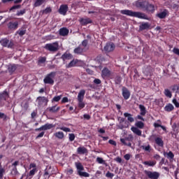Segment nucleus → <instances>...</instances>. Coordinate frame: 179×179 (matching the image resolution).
<instances>
[{
	"mask_svg": "<svg viewBox=\"0 0 179 179\" xmlns=\"http://www.w3.org/2000/svg\"><path fill=\"white\" fill-rule=\"evenodd\" d=\"M136 6L143 10H146L147 13H154L155 12V5L147 1H138L136 3Z\"/></svg>",
	"mask_w": 179,
	"mask_h": 179,
	"instance_id": "nucleus-1",
	"label": "nucleus"
},
{
	"mask_svg": "<svg viewBox=\"0 0 179 179\" xmlns=\"http://www.w3.org/2000/svg\"><path fill=\"white\" fill-rule=\"evenodd\" d=\"M120 13L122 15H126L127 16H131V17H138V19L150 20V18H149V17H148L146 14L143 13L132 11L131 10H122Z\"/></svg>",
	"mask_w": 179,
	"mask_h": 179,
	"instance_id": "nucleus-2",
	"label": "nucleus"
},
{
	"mask_svg": "<svg viewBox=\"0 0 179 179\" xmlns=\"http://www.w3.org/2000/svg\"><path fill=\"white\" fill-rule=\"evenodd\" d=\"M55 76H57V73L55 71H52L47 74L43 79L45 85H54V79L55 78Z\"/></svg>",
	"mask_w": 179,
	"mask_h": 179,
	"instance_id": "nucleus-3",
	"label": "nucleus"
},
{
	"mask_svg": "<svg viewBox=\"0 0 179 179\" xmlns=\"http://www.w3.org/2000/svg\"><path fill=\"white\" fill-rule=\"evenodd\" d=\"M47 51L50 52H57L59 50V45L58 42H54L52 43H47L45 45L44 48Z\"/></svg>",
	"mask_w": 179,
	"mask_h": 179,
	"instance_id": "nucleus-4",
	"label": "nucleus"
},
{
	"mask_svg": "<svg viewBox=\"0 0 179 179\" xmlns=\"http://www.w3.org/2000/svg\"><path fill=\"white\" fill-rule=\"evenodd\" d=\"M128 141L129 143H127ZM134 141V136L132 134H129L125 138H120V142L124 145V146H129V148H132V142Z\"/></svg>",
	"mask_w": 179,
	"mask_h": 179,
	"instance_id": "nucleus-5",
	"label": "nucleus"
},
{
	"mask_svg": "<svg viewBox=\"0 0 179 179\" xmlns=\"http://www.w3.org/2000/svg\"><path fill=\"white\" fill-rule=\"evenodd\" d=\"M38 107H43V106H48V98L45 96H38L36 99Z\"/></svg>",
	"mask_w": 179,
	"mask_h": 179,
	"instance_id": "nucleus-6",
	"label": "nucleus"
},
{
	"mask_svg": "<svg viewBox=\"0 0 179 179\" xmlns=\"http://www.w3.org/2000/svg\"><path fill=\"white\" fill-rule=\"evenodd\" d=\"M0 43L3 47H8V48H13L15 43L13 41H9L8 38H3L0 41Z\"/></svg>",
	"mask_w": 179,
	"mask_h": 179,
	"instance_id": "nucleus-7",
	"label": "nucleus"
},
{
	"mask_svg": "<svg viewBox=\"0 0 179 179\" xmlns=\"http://www.w3.org/2000/svg\"><path fill=\"white\" fill-rule=\"evenodd\" d=\"M145 174L150 179H159L160 177V173L157 171H144Z\"/></svg>",
	"mask_w": 179,
	"mask_h": 179,
	"instance_id": "nucleus-8",
	"label": "nucleus"
},
{
	"mask_svg": "<svg viewBox=\"0 0 179 179\" xmlns=\"http://www.w3.org/2000/svg\"><path fill=\"white\" fill-rule=\"evenodd\" d=\"M55 125L52 124L46 123L45 124L41 126L39 128L35 129L36 132H38L40 131H47L48 129H52V128H54Z\"/></svg>",
	"mask_w": 179,
	"mask_h": 179,
	"instance_id": "nucleus-9",
	"label": "nucleus"
},
{
	"mask_svg": "<svg viewBox=\"0 0 179 179\" xmlns=\"http://www.w3.org/2000/svg\"><path fill=\"white\" fill-rule=\"evenodd\" d=\"M118 121H120V123L118 125V128H120V129H124V128H128L129 127L128 122L125 121V118L119 117Z\"/></svg>",
	"mask_w": 179,
	"mask_h": 179,
	"instance_id": "nucleus-10",
	"label": "nucleus"
},
{
	"mask_svg": "<svg viewBox=\"0 0 179 179\" xmlns=\"http://www.w3.org/2000/svg\"><path fill=\"white\" fill-rule=\"evenodd\" d=\"M115 50V45L113 42L107 43L104 46V51L106 52H111Z\"/></svg>",
	"mask_w": 179,
	"mask_h": 179,
	"instance_id": "nucleus-11",
	"label": "nucleus"
},
{
	"mask_svg": "<svg viewBox=\"0 0 179 179\" xmlns=\"http://www.w3.org/2000/svg\"><path fill=\"white\" fill-rule=\"evenodd\" d=\"M69 10V7L66 4H62L59 8V13L65 16Z\"/></svg>",
	"mask_w": 179,
	"mask_h": 179,
	"instance_id": "nucleus-12",
	"label": "nucleus"
},
{
	"mask_svg": "<svg viewBox=\"0 0 179 179\" xmlns=\"http://www.w3.org/2000/svg\"><path fill=\"white\" fill-rule=\"evenodd\" d=\"M122 94L124 100H128V99H129V97H131V92H129V90H128V88H127V87H122Z\"/></svg>",
	"mask_w": 179,
	"mask_h": 179,
	"instance_id": "nucleus-13",
	"label": "nucleus"
},
{
	"mask_svg": "<svg viewBox=\"0 0 179 179\" xmlns=\"http://www.w3.org/2000/svg\"><path fill=\"white\" fill-rule=\"evenodd\" d=\"M110 76H111V71L108 68L104 67L101 71V77L106 79V78H110Z\"/></svg>",
	"mask_w": 179,
	"mask_h": 179,
	"instance_id": "nucleus-14",
	"label": "nucleus"
},
{
	"mask_svg": "<svg viewBox=\"0 0 179 179\" xmlns=\"http://www.w3.org/2000/svg\"><path fill=\"white\" fill-rule=\"evenodd\" d=\"M8 99H9V93L6 90L0 94V101L1 100L6 101ZM0 107H3V104L0 103Z\"/></svg>",
	"mask_w": 179,
	"mask_h": 179,
	"instance_id": "nucleus-15",
	"label": "nucleus"
},
{
	"mask_svg": "<svg viewBox=\"0 0 179 179\" xmlns=\"http://www.w3.org/2000/svg\"><path fill=\"white\" fill-rule=\"evenodd\" d=\"M8 27L10 30H16L19 27V22H10L8 24Z\"/></svg>",
	"mask_w": 179,
	"mask_h": 179,
	"instance_id": "nucleus-16",
	"label": "nucleus"
},
{
	"mask_svg": "<svg viewBox=\"0 0 179 179\" xmlns=\"http://www.w3.org/2000/svg\"><path fill=\"white\" fill-rule=\"evenodd\" d=\"M52 168H51V166H47L46 169H45V173L43 174V177L45 178H50L51 176H52V171H51Z\"/></svg>",
	"mask_w": 179,
	"mask_h": 179,
	"instance_id": "nucleus-17",
	"label": "nucleus"
},
{
	"mask_svg": "<svg viewBox=\"0 0 179 179\" xmlns=\"http://www.w3.org/2000/svg\"><path fill=\"white\" fill-rule=\"evenodd\" d=\"M81 26H87L90 23H93V21L90 18H80L79 20Z\"/></svg>",
	"mask_w": 179,
	"mask_h": 179,
	"instance_id": "nucleus-18",
	"label": "nucleus"
},
{
	"mask_svg": "<svg viewBox=\"0 0 179 179\" xmlns=\"http://www.w3.org/2000/svg\"><path fill=\"white\" fill-rule=\"evenodd\" d=\"M59 36L65 37L69 34V29L66 27H62L59 30Z\"/></svg>",
	"mask_w": 179,
	"mask_h": 179,
	"instance_id": "nucleus-19",
	"label": "nucleus"
},
{
	"mask_svg": "<svg viewBox=\"0 0 179 179\" xmlns=\"http://www.w3.org/2000/svg\"><path fill=\"white\" fill-rule=\"evenodd\" d=\"M59 110H61V108L59 106L57 107V105L48 107L47 108V111H48L49 113H52L53 114H55V113H58Z\"/></svg>",
	"mask_w": 179,
	"mask_h": 179,
	"instance_id": "nucleus-20",
	"label": "nucleus"
},
{
	"mask_svg": "<svg viewBox=\"0 0 179 179\" xmlns=\"http://www.w3.org/2000/svg\"><path fill=\"white\" fill-rule=\"evenodd\" d=\"M155 142L156 145H157V146H159V148H164V141H163V138H162L160 137H157L155 139Z\"/></svg>",
	"mask_w": 179,
	"mask_h": 179,
	"instance_id": "nucleus-21",
	"label": "nucleus"
},
{
	"mask_svg": "<svg viewBox=\"0 0 179 179\" xmlns=\"http://www.w3.org/2000/svg\"><path fill=\"white\" fill-rule=\"evenodd\" d=\"M78 155H86L88 153L87 148L82 146L77 148Z\"/></svg>",
	"mask_w": 179,
	"mask_h": 179,
	"instance_id": "nucleus-22",
	"label": "nucleus"
},
{
	"mask_svg": "<svg viewBox=\"0 0 179 179\" xmlns=\"http://www.w3.org/2000/svg\"><path fill=\"white\" fill-rule=\"evenodd\" d=\"M157 162H156V160H153V161H145L143 162V164H144V166H148V167H155L157 164Z\"/></svg>",
	"mask_w": 179,
	"mask_h": 179,
	"instance_id": "nucleus-23",
	"label": "nucleus"
},
{
	"mask_svg": "<svg viewBox=\"0 0 179 179\" xmlns=\"http://www.w3.org/2000/svg\"><path fill=\"white\" fill-rule=\"evenodd\" d=\"M131 131H132L135 135H137L138 136H142V131L138 129V127H132L131 128Z\"/></svg>",
	"mask_w": 179,
	"mask_h": 179,
	"instance_id": "nucleus-24",
	"label": "nucleus"
},
{
	"mask_svg": "<svg viewBox=\"0 0 179 179\" xmlns=\"http://www.w3.org/2000/svg\"><path fill=\"white\" fill-rule=\"evenodd\" d=\"M75 166L77 169V171L78 173H80V172L83 171V170H85V167H83V165H82V163L80 162H76Z\"/></svg>",
	"mask_w": 179,
	"mask_h": 179,
	"instance_id": "nucleus-25",
	"label": "nucleus"
},
{
	"mask_svg": "<svg viewBox=\"0 0 179 179\" xmlns=\"http://www.w3.org/2000/svg\"><path fill=\"white\" fill-rule=\"evenodd\" d=\"M132 116L133 115L131 113H124V117H125V118H127V121H129V122H134L135 121V119Z\"/></svg>",
	"mask_w": 179,
	"mask_h": 179,
	"instance_id": "nucleus-26",
	"label": "nucleus"
},
{
	"mask_svg": "<svg viewBox=\"0 0 179 179\" xmlns=\"http://www.w3.org/2000/svg\"><path fill=\"white\" fill-rule=\"evenodd\" d=\"M174 110V106L171 103H168L164 107V111H166L167 113H171Z\"/></svg>",
	"mask_w": 179,
	"mask_h": 179,
	"instance_id": "nucleus-27",
	"label": "nucleus"
},
{
	"mask_svg": "<svg viewBox=\"0 0 179 179\" xmlns=\"http://www.w3.org/2000/svg\"><path fill=\"white\" fill-rule=\"evenodd\" d=\"M85 94H86V91L85 90H81L78 95V100H83L85 99Z\"/></svg>",
	"mask_w": 179,
	"mask_h": 179,
	"instance_id": "nucleus-28",
	"label": "nucleus"
},
{
	"mask_svg": "<svg viewBox=\"0 0 179 179\" xmlns=\"http://www.w3.org/2000/svg\"><path fill=\"white\" fill-rule=\"evenodd\" d=\"M54 136H55V138H57V139H64L65 135L62 131H57L54 134Z\"/></svg>",
	"mask_w": 179,
	"mask_h": 179,
	"instance_id": "nucleus-29",
	"label": "nucleus"
},
{
	"mask_svg": "<svg viewBox=\"0 0 179 179\" xmlns=\"http://www.w3.org/2000/svg\"><path fill=\"white\" fill-rule=\"evenodd\" d=\"M61 59H63V61H65V59H72V55L65 52L62 55Z\"/></svg>",
	"mask_w": 179,
	"mask_h": 179,
	"instance_id": "nucleus-30",
	"label": "nucleus"
},
{
	"mask_svg": "<svg viewBox=\"0 0 179 179\" xmlns=\"http://www.w3.org/2000/svg\"><path fill=\"white\" fill-rule=\"evenodd\" d=\"M138 108L140 109V114L141 115L145 116L146 115V108L143 105H139Z\"/></svg>",
	"mask_w": 179,
	"mask_h": 179,
	"instance_id": "nucleus-31",
	"label": "nucleus"
},
{
	"mask_svg": "<svg viewBox=\"0 0 179 179\" xmlns=\"http://www.w3.org/2000/svg\"><path fill=\"white\" fill-rule=\"evenodd\" d=\"M157 17L159 19H165L167 16V10H164L163 12L157 14Z\"/></svg>",
	"mask_w": 179,
	"mask_h": 179,
	"instance_id": "nucleus-32",
	"label": "nucleus"
},
{
	"mask_svg": "<svg viewBox=\"0 0 179 179\" xmlns=\"http://www.w3.org/2000/svg\"><path fill=\"white\" fill-rule=\"evenodd\" d=\"M73 52L74 54L82 55V54H83V48H80V46H78L74 49Z\"/></svg>",
	"mask_w": 179,
	"mask_h": 179,
	"instance_id": "nucleus-33",
	"label": "nucleus"
},
{
	"mask_svg": "<svg viewBox=\"0 0 179 179\" xmlns=\"http://www.w3.org/2000/svg\"><path fill=\"white\" fill-rule=\"evenodd\" d=\"M149 27H150V24L148 22H145L140 25V30H148Z\"/></svg>",
	"mask_w": 179,
	"mask_h": 179,
	"instance_id": "nucleus-34",
	"label": "nucleus"
},
{
	"mask_svg": "<svg viewBox=\"0 0 179 179\" xmlns=\"http://www.w3.org/2000/svg\"><path fill=\"white\" fill-rule=\"evenodd\" d=\"M164 94L166 96V97H168L169 99H171L173 97V94H171V91L169 89H165L164 91Z\"/></svg>",
	"mask_w": 179,
	"mask_h": 179,
	"instance_id": "nucleus-35",
	"label": "nucleus"
},
{
	"mask_svg": "<svg viewBox=\"0 0 179 179\" xmlns=\"http://www.w3.org/2000/svg\"><path fill=\"white\" fill-rule=\"evenodd\" d=\"M45 2V0H36L35 3L34 4V6L35 8H37L38 6H41V5H43V3H44Z\"/></svg>",
	"mask_w": 179,
	"mask_h": 179,
	"instance_id": "nucleus-36",
	"label": "nucleus"
},
{
	"mask_svg": "<svg viewBox=\"0 0 179 179\" xmlns=\"http://www.w3.org/2000/svg\"><path fill=\"white\" fill-rule=\"evenodd\" d=\"M153 125L155 128H162V129H163L164 132H167V129L166 128V127L156 122H155Z\"/></svg>",
	"mask_w": 179,
	"mask_h": 179,
	"instance_id": "nucleus-37",
	"label": "nucleus"
},
{
	"mask_svg": "<svg viewBox=\"0 0 179 179\" xmlns=\"http://www.w3.org/2000/svg\"><path fill=\"white\" fill-rule=\"evenodd\" d=\"M135 125L137 128H139L140 129H143V128L145 127V123H143V122L142 121H138L136 122Z\"/></svg>",
	"mask_w": 179,
	"mask_h": 179,
	"instance_id": "nucleus-38",
	"label": "nucleus"
},
{
	"mask_svg": "<svg viewBox=\"0 0 179 179\" xmlns=\"http://www.w3.org/2000/svg\"><path fill=\"white\" fill-rule=\"evenodd\" d=\"M141 149H143V150H145V152H148L149 153H150V152H152V148L150 147V145H141Z\"/></svg>",
	"mask_w": 179,
	"mask_h": 179,
	"instance_id": "nucleus-39",
	"label": "nucleus"
},
{
	"mask_svg": "<svg viewBox=\"0 0 179 179\" xmlns=\"http://www.w3.org/2000/svg\"><path fill=\"white\" fill-rule=\"evenodd\" d=\"M17 69V67L16 66V65L13 64L11 65L10 66H8V72L12 74L13 73V72H15V71H16V69Z\"/></svg>",
	"mask_w": 179,
	"mask_h": 179,
	"instance_id": "nucleus-40",
	"label": "nucleus"
},
{
	"mask_svg": "<svg viewBox=\"0 0 179 179\" xmlns=\"http://www.w3.org/2000/svg\"><path fill=\"white\" fill-rule=\"evenodd\" d=\"M78 64V59L72 60L69 65H67L66 68H73V66H76Z\"/></svg>",
	"mask_w": 179,
	"mask_h": 179,
	"instance_id": "nucleus-41",
	"label": "nucleus"
},
{
	"mask_svg": "<svg viewBox=\"0 0 179 179\" xmlns=\"http://www.w3.org/2000/svg\"><path fill=\"white\" fill-rule=\"evenodd\" d=\"M96 162L99 164H105V166H107V163H106V161L104 159H103V158H101L100 157H98L96 158Z\"/></svg>",
	"mask_w": 179,
	"mask_h": 179,
	"instance_id": "nucleus-42",
	"label": "nucleus"
},
{
	"mask_svg": "<svg viewBox=\"0 0 179 179\" xmlns=\"http://www.w3.org/2000/svg\"><path fill=\"white\" fill-rule=\"evenodd\" d=\"M78 108L80 110H82V108H85V102H83V100H78Z\"/></svg>",
	"mask_w": 179,
	"mask_h": 179,
	"instance_id": "nucleus-43",
	"label": "nucleus"
},
{
	"mask_svg": "<svg viewBox=\"0 0 179 179\" xmlns=\"http://www.w3.org/2000/svg\"><path fill=\"white\" fill-rule=\"evenodd\" d=\"M122 81V78L121 76H116L115 78V85H120L121 82Z\"/></svg>",
	"mask_w": 179,
	"mask_h": 179,
	"instance_id": "nucleus-44",
	"label": "nucleus"
},
{
	"mask_svg": "<svg viewBox=\"0 0 179 179\" xmlns=\"http://www.w3.org/2000/svg\"><path fill=\"white\" fill-rule=\"evenodd\" d=\"M5 173V169L2 167V165H0V178H3V174Z\"/></svg>",
	"mask_w": 179,
	"mask_h": 179,
	"instance_id": "nucleus-45",
	"label": "nucleus"
},
{
	"mask_svg": "<svg viewBox=\"0 0 179 179\" xmlns=\"http://www.w3.org/2000/svg\"><path fill=\"white\" fill-rule=\"evenodd\" d=\"M61 99H62V95L54 96L52 99V103H54V101L58 102Z\"/></svg>",
	"mask_w": 179,
	"mask_h": 179,
	"instance_id": "nucleus-46",
	"label": "nucleus"
},
{
	"mask_svg": "<svg viewBox=\"0 0 179 179\" xmlns=\"http://www.w3.org/2000/svg\"><path fill=\"white\" fill-rule=\"evenodd\" d=\"M26 13V9L18 10L16 13V16H23Z\"/></svg>",
	"mask_w": 179,
	"mask_h": 179,
	"instance_id": "nucleus-47",
	"label": "nucleus"
},
{
	"mask_svg": "<svg viewBox=\"0 0 179 179\" xmlns=\"http://www.w3.org/2000/svg\"><path fill=\"white\" fill-rule=\"evenodd\" d=\"M17 34H19V36L20 37H22V36H24V34H26V29H22V30L19 29L17 31Z\"/></svg>",
	"mask_w": 179,
	"mask_h": 179,
	"instance_id": "nucleus-48",
	"label": "nucleus"
},
{
	"mask_svg": "<svg viewBox=\"0 0 179 179\" xmlns=\"http://www.w3.org/2000/svg\"><path fill=\"white\" fill-rule=\"evenodd\" d=\"M36 173H37V169H33L32 170H31L28 174V176L29 177H33V176H34V174H36Z\"/></svg>",
	"mask_w": 179,
	"mask_h": 179,
	"instance_id": "nucleus-49",
	"label": "nucleus"
},
{
	"mask_svg": "<svg viewBox=\"0 0 179 179\" xmlns=\"http://www.w3.org/2000/svg\"><path fill=\"white\" fill-rule=\"evenodd\" d=\"M106 178H110V179H113V177H114V173L110 172V171H108L106 173Z\"/></svg>",
	"mask_w": 179,
	"mask_h": 179,
	"instance_id": "nucleus-50",
	"label": "nucleus"
},
{
	"mask_svg": "<svg viewBox=\"0 0 179 179\" xmlns=\"http://www.w3.org/2000/svg\"><path fill=\"white\" fill-rule=\"evenodd\" d=\"M47 61V58L45 57H41L38 59V64H44Z\"/></svg>",
	"mask_w": 179,
	"mask_h": 179,
	"instance_id": "nucleus-51",
	"label": "nucleus"
},
{
	"mask_svg": "<svg viewBox=\"0 0 179 179\" xmlns=\"http://www.w3.org/2000/svg\"><path fill=\"white\" fill-rule=\"evenodd\" d=\"M12 168V170H11V174L13 176H16L18 173L17 171V167H11Z\"/></svg>",
	"mask_w": 179,
	"mask_h": 179,
	"instance_id": "nucleus-52",
	"label": "nucleus"
},
{
	"mask_svg": "<svg viewBox=\"0 0 179 179\" xmlns=\"http://www.w3.org/2000/svg\"><path fill=\"white\" fill-rule=\"evenodd\" d=\"M78 174H79V176H81L82 177H90V174H89V173L83 172L82 171Z\"/></svg>",
	"mask_w": 179,
	"mask_h": 179,
	"instance_id": "nucleus-53",
	"label": "nucleus"
},
{
	"mask_svg": "<svg viewBox=\"0 0 179 179\" xmlns=\"http://www.w3.org/2000/svg\"><path fill=\"white\" fill-rule=\"evenodd\" d=\"M69 139L70 142H73V141H75V134H69Z\"/></svg>",
	"mask_w": 179,
	"mask_h": 179,
	"instance_id": "nucleus-54",
	"label": "nucleus"
},
{
	"mask_svg": "<svg viewBox=\"0 0 179 179\" xmlns=\"http://www.w3.org/2000/svg\"><path fill=\"white\" fill-rule=\"evenodd\" d=\"M59 129H61V131H64V132H71V129L69 127H59Z\"/></svg>",
	"mask_w": 179,
	"mask_h": 179,
	"instance_id": "nucleus-55",
	"label": "nucleus"
},
{
	"mask_svg": "<svg viewBox=\"0 0 179 179\" xmlns=\"http://www.w3.org/2000/svg\"><path fill=\"white\" fill-rule=\"evenodd\" d=\"M20 8H22V6H21V5H15V6H12V7L10 8V12L12 11V10H15V9H20Z\"/></svg>",
	"mask_w": 179,
	"mask_h": 179,
	"instance_id": "nucleus-56",
	"label": "nucleus"
},
{
	"mask_svg": "<svg viewBox=\"0 0 179 179\" xmlns=\"http://www.w3.org/2000/svg\"><path fill=\"white\" fill-rule=\"evenodd\" d=\"M87 44H89V41H87V39L83 40L81 43L83 47H87Z\"/></svg>",
	"mask_w": 179,
	"mask_h": 179,
	"instance_id": "nucleus-57",
	"label": "nucleus"
},
{
	"mask_svg": "<svg viewBox=\"0 0 179 179\" xmlns=\"http://www.w3.org/2000/svg\"><path fill=\"white\" fill-rule=\"evenodd\" d=\"M172 103L174 104L175 107H176V108H179V103L178 101H177L176 99H173L172 100Z\"/></svg>",
	"mask_w": 179,
	"mask_h": 179,
	"instance_id": "nucleus-58",
	"label": "nucleus"
},
{
	"mask_svg": "<svg viewBox=\"0 0 179 179\" xmlns=\"http://www.w3.org/2000/svg\"><path fill=\"white\" fill-rule=\"evenodd\" d=\"M173 54H176V55H178V57H179V48H173Z\"/></svg>",
	"mask_w": 179,
	"mask_h": 179,
	"instance_id": "nucleus-59",
	"label": "nucleus"
},
{
	"mask_svg": "<svg viewBox=\"0 0 179 179\" xmlns=\"http://www.w3.org/2000/svg\"><path fill=\"white\" fill-rule=\"evenodd\" d=\"M167 156H168V157H169V159H174V153H173V152H171V151H169L167 153Z\"/></svg>",
	"mask_w": 179,
	"mask_h": 179,
	"instance_id": "nucleus-60",
	"label": "nucleus"
},
{
	"mask_svg": "<svg viewBox=\"0 0 179 179\" xmlns=\"http://www.w3.org/2000/svg\"><path fill=\"white\" fill-rule=\"evenodd\" d=\"M131 157V155L130 154H126L124 155V159H125L127 162L129 160Z\"/></svg>",
	"mask_w": 179,
	"mask_h": 179,
	"instance_id": "nucleus-61",
	"label": "nucleus"
},
{
	"mask_svg": "<svg viewBox=\"0 0 179 179\" xmlns=\"http://www.w3.org/2000/svg\"><path fill=\"white\" fill-rule=\"evenodd\" d=\"M114 160L115 162H117V163H120V164L122 163V159L120 157L115 158Z\"/></svg>",
	"mask_w": 179,
	"mask_h": 179,
	"instance_id": "nucleus-62",
	"label": "nucleus"
},
{
	"mask_svg": "<svg viewBox=\"0 0 179 179\" xmlns=\"http://www.w3.org/2000/svg\"><path fill=\"white\" fill-rule=\"evenodd\" d=\"M94 83H95V85H100L101 83V80L99 78H95L94 80Z\"/></svg>",
	"mask_w": 179,
	"mask_h": 179,
	"instance_id": "nucleus-63",
	"label": "nucleus"
},
{
	"mask_svg": "<svg viewBox=\"0 0 179 179\" xmlns=\"http://www.w3.org/2000/svg\"><path fill=\"white\" fill-rule=\"evenodd\" d=\"M19 166V161H15L14 163L12 164L11 167H17Z\"/></svg>",
	"mask_w": 179,
	"mask_h": 179,
	"instance_id": "nucleus-64",
	"label": "nucleus"
}]
</instances>
